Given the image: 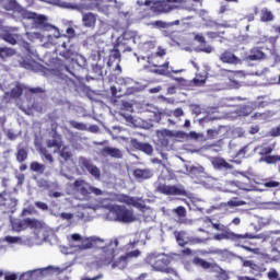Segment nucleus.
I'll list each match as a JSON object with an SVG mask.
<instances>
[{
	"instance_id": "nucleus-52",
	"label": "nucleus",
	"mask_w": 280,
	"mask_h": 280,
	"mask_svg": "<svg viewBox=\"0 0 280 280\" xmlns=\"http://www.w3.org/2000/svg\"><path fill=\"white\" fill-rule=\"evenodd\" d=\"M20 66L23 67V69H32V67H34V61L33 60L23 59L20 62Z\"/></svg>"
},
{
	"instance_id": "nucleus-38",
	"label": "nucleus",
	"mask_w": 280,
	"mask_h": 280,
	"mask_svg": "<svg viewBox=\"0 0 280 280\" xmlns=\"http://www.w3.org/2000/svg\"><path fill=\"white\" fill-rule=\"evenodd\" d=\"M190 82L192 86H205V84H207V77L202 74H196V77Z\"/></svg>"
},
{
	"instance_id": "nucleus-31",
	"label": "nucleus",
	"mask_w": 280,
	"mask_h": 280,
	"mask_svg": "<svg viewBox=\"0 0 280 280\" xmlns=\"http://www.w3.org/2000/svg\"><path fill=\"white\" fill-rule=\"evenodd\" d=\"M59 150V156L63 159V161H69L73 156V153L71 152V149H69L68 145H61Z\"/></svg>"
},
{
	"instance_id": "nucleus-36",
	"label": "nucleus",
	"mask_w": 280,
	"mask_h": 280,
	"mask_svg": "<svg viewBox=\"0 0 280 280\" xmlns=\"http://www.w3.org/2000/svg\"><path fill=\"white\" fill-rule=\"evenodd\" d=\"M31 172H36V174H45L46 166L45 164H40L37 161H34L30 165Z\"/></svg>"
},
{
	"instance_id": "nucleus-45",
	"label": "nucleus",
	"mask_w": 280,
	"mask_h": 280,
	"mask_svg": "<svg viewBox=\"0 0 280 280\" xmlns=\"http://www.w3.org/2000/svg\"><path fill=\"white\" fill-rule=\"evenodd\" d=\"M194 264H196L197 266H200L201 268H203L205 270H209V268H211V262L202 259V258H195L194 259Z\"/></svg>"
},
{
	"instance_id": "nucleus-29",
	"label": "nucleus",
	"mask_w": 280,
	"mask_h": 280,
	"mask_svg": "<svg viewBox=\"0 0 280 280\" xmlns=\"http://www.w3.org/2000/svg\"><path fill=\"white\" fill-rule=\"evenodd\" d=\"M185 235H187V232H185V231H175L174 232L175 240H176L178 246H180V248H185V246H187V244H189V242L185 241Z\"/></svg>"
},
{
	"instance_id": "nucleus-47",
	"label": "nucleus",
	"mask_w": 280,
	"mask_h": 280,
	"mask_svg": "<svg viewBox=\"0 0 280 280\" xmlns=\"http://www.w3.org/2000/svg\"><path fill=\"white\" fill-rule=\"evenodd\" d=\"M173 213H176L178 218H187V209L183 206H178L173 210Z\"/></svg>"
},
{
	"instance_id": "nucleus-51",
	"label": "nucleus",
	"mask_w": 280,
	"mask_h": 280,
	"mask_svg": "<svg viewBox=\"0 0 280 280\" xmlns=\"http://www.w3.org/2000/svg\"><path fill=\"white\" fill-rule=\"evenodd\" d=\"M66 71H68V73H70V75H72L73 78H75V80H84V78H82V75H80V72L78 70H71V68H69V66L65 67Z\"/></svg>"
},
{
	"instance_id": "nucleus-61",
	"label": "nucleus",
	"mask_w": 280,
	"mask_h": 280,
	"mask_svg": "<svg viewBox=\"0 0 280 280\" xmlns=\"http://www.w3.org/2000/svg\"><path fill=\"white\" fill-rule=\"evenodd\" d=\"M268 278L270 280H277V279H279V272H277V270L273 269L268 272Z\"/></svg>"
},
{
	"instance_id": "nucleus-28",
	"label": "nucleus",
	"mask_w": 280,
	"mask_h": 280,
	"mask_svg": "<svg viewBox=\"0 0 280 280\" xmlns=\"http://www.w3.org/2000/svg\"><path fill=\"white\" fill-rule=\"evenodd\" d=\"M247 58L248 60H266V52L259 48H253Z\"/></svg>"
},
{
	"instance_id": "nucleus-53",
	"label": "nucleus",
	"mask_w": 280,
	"mask_h": 280,
	"mask_svg": "<svg viewBox=\"0 0 280 280\" xmlns=\"http://www.w3.org/2000/svg\"><path fill=\"white\" fill-rule=\"evenodd\" d=\"M103 67L100 65H95L92 67L93 73H95L96 77H102L103 75Z\"/></svg>"
},
{
	"instance_id": "nucleus-48",
	"label": "nucleus",
	"mask_w": 280,
	"mask_h": 280,
	"mask_svg": "<svg viewBox=\"0 0 280 280\" xmlns=\"http://www.w3.org/2000/svg\"><path fill=\"white\" fill-rule=\"evenodd\" d=\"M243 205H246V201L240 200L237 197L228 201V207H243Z\"/></svg>"
},
{
	"instance_id": "nucleus-9",
	"label": "nucleus",
	"mask_w": 280,
	"mask_h": 280,
	"mask_svg": "<svg viewBox=\"0 0 280 280\" xmlns=\"http://www.w3.org/2000/svg\"><path fill=\"white\" fill-rule=\"evenodd\" d=\"M11 226L13 231H16L18 233H21V231H25L26 229H36L38 226V220L36 219H16L11 222Z\"/></svg>"
},
{
	"instance_id": "nucleus-37",
	"label": "nucleus",
	"mask_w": 280,
	"mask_h": 280,
	"mask_svg": "<svg viewBox=\"0 0 280 280\" xmlns=\"http://www.w3.org/2000/svg\"><path fill=\"white\" fill-rule=\"evenodd\" d=\"M252 152H255V150H250V144H246L245 147L237 151L236 156H240V159H246V156H249Z\"/></svg>"
},
{
	"instance_id": "nucleus-54",
	"label": "nucleus",
	"mask_w": 280,
	"mask_h": 280,
	"mask_svg": "<svg viewBox=\"0 0 280 280\" xmlns=\"http://www.w3.org/2000/svg\"><path fill=\"white\" fill-rule=\"evenodd\" d=\"M186 242H188V244H191V245H194V244H203L205 240L200 238V237L191 236V237H188V241H186Z\"/></svg>"
},
{
	"instance_id": "nucleus-10",
	"label": "nucleus",
	"mask_w": 280,
	"mask_h": 280,
	"mask_svg": "<svg viewBox=\"0 0 280 280\" xmlns=\"http://www.w3.org/2000/svg\"><path fill=\"white\" fill-rule=\"evenodd\" d=\"M117 202L127 205V207H136V209H139L140 211H142V209H145L143 199L139 197H131L122 194L117 196Z\"/></svg>"
},
{
	"instance_id": "nucleus-55",
	"label": "nucleus",
	"mask_w": 280,
	"mask_h": 280,
	"mask_svg": "<svg viewBox=\"0 0 280 280\" xmlns=\"http://www.w3.org/2000/svg\"><path fill=\"white\" fill-rule=\"evenodd\" d=\"M207 135L210 139H218V135H220V131L217 129H208Z\"/></svg>"
},
{
	"instance_id": "nucleus-62",
	"label": "nucleus",
	"mask_w": 280,
	"mask_h": 280,
	"mask_svg": "<svg viewBox=\"0 0 280 280\" xmlns=\"http://www.w3.org/2000/svg\"><path fill=\"white\" fill-rule=\"evenodd\" d=\"M60 218L62 220H73V213H71V212H61Z\"/></svg>"
},
{
	"instance_id": "nucleus-8",
	"label": "nucleus",
	"mask_w": 280,
	"mask_h": 280,
	"mask_svg": "<svg viewBox=\"0 0 280 280\" xmlns=\"http://www.w3.org/2000/svg\"><path fill=\"white\" fill-rule=\"evenodd\" d=\"M158 191L160 194H163L164 196H187V190L183 185L172 186V185L160 184L158 186Z\"/></svg>"
},
{
	"instance_id": "nucleus-39",
	"label": "nucleus",
	"mask_w": 280,
	"mask_h": 280,
	"mask_svg": "<svg viewBox=\"0 0 280 280\" xmlns=\"http://www.w3.org/2000/svg\"><path fill=\"white\" fill-rule=\"evenodd\" d=\"M153 49H156V42L149 40L142 44V51H144V54H149V51H153Z\"/></svg>"
},
{
	"instance_id": "nucleus-43",
	"label": "nucleus",
	"mask_w": 280,
	"mask_h": 280,
	"mask_svg": "<svg viewBox=\"0 0 280 280\" xmlns=\"http://www.w3.org/2000/svg\"><path fill=\"white\" fill-rule=\"evenodd\" d=\"M69 125L71 126V128H74V130H88L86 124L84 122H78L75 120H69Z\"/></svg>"
},
{
	"instance_id": "nucleus-44",
	"label": "nucleus",
	"mask_w": 280,
	"mask_h": 280,
	"mask_svg": "<svg viewBox=\"0 0 280 280\" xmlns=\"http://www.w3.org/2000/svg\"><path fill=\"white\" fill-rule=\"evenodd\" d=\"M118 40L121 43L124 40H135V33L131 31H125L119 37Z\"/></svg>"
},
{
	"instance_id": "nucleus-23",
	"label": "nucleus",
	"mask_w": 280,
	"mask_h": 280,
	"mask_svg": "<svg viewBox=\"0 0 280 280\" xmlns=\"http://www.w3.org/2000/svg\"><path fill=\"white\" fill-rule=\"evenodd\" d=\"M1 38L2 40H4V43H8L9 45H16V43H19V39L21 38V35L11 33L10 31H4Z\"/></svg>"
},
{
	"instance_id": "nucleus-22",
	"label": "nucleus",
	"mask_w": 280,
	"mask_h": 280,
	"mask_svg": "<svg viewBox=\"0 0 280 280\" xmlns=\"http://www.w3.org/2000/svg\"><path fill=\"white\" fill-rule=\"evenodd\" d=\"M133 176L137 180H148V178H152L153 174L152 171L148 168H136L133 171Z\"/></svg>"
},
{
	"instance_id": "nucleus-46",
	"label": "nucleus",
	"mask_w": 280,
	"mask_h": 280,
	"mask_svg": "<svg viewBox=\"0 0 280 280\" xmlns=\"http://www.w3.org/2000/svg\"><path fill=\"white\" fill-rule=\"evenodd\" d=\"M212 229L215 231H220L221 233H233V231H230L229 226L221 224V223H211Z\"/></svg>"
},
{
	"instance_id": "nucleus-21",
	"label": "nucleus",
	"mask_w": 280,
	"mask_h": 280,
	"mask_svg": "<svg viewBox=\"0 0 280 280\" xmlns=\"http://www.w3.org/2000/svg\"><path fill=\"white\" fill-rule=\"evenodd\" d=\"M23 91H25V85L18 83L10 92L4 93V100L11 97L12 100H19L21 95H23Z\"/></svg>"
},
{
	"instance_id": "nucleus-16",
	"label": "nucleus",
	"mask_w": 280,
	"mask_h": 280,
	"mask_svg": "<svg viewBox=\"0 0 280 280\" xmlns=\"http://www.w3.org/2000/svg\"><path fill=\"white\" fill-rule=\"evenodd\" d=\"M61 47H63L65 50H62L60 52V56L62 58H65L66 60H71V62H73V60H75V58H78V50H75V46L74 45H67V42H63Z\"/></svg>"
},
{
	"instance_id": "nucleus-17",
	"label": "nucleus",
	"mask_w": 280,
	"mask_h": 280,
	"mask_svg": "<svg viewBox=\"0 0 280 280\" xmlns=\"http://www.w3.org/2000/svg\"><path fill=\"white\" fill-rule=\"evenodd\" d=\"M131 147L135 150H139L140 152H144V154H149L152 155V152H154V148H152V144L145 142H140L139 140H137L136 138L130 140Z\"/></svg>"
},
{
	"instance_id": "nucleus-64",
	"label": "nucleus",
	"mask_w": 280,
	"mask_h": 280,
	"mask_svg": "<svg viewBox=\"0 0 280 280\" xmlns=\"http://www.w3.org/2000/svg\"><path fill=\"white\" fill-rule=\"evenodd\" d=\"M276 250V253L280 254V236L276 238V241L273 242V249Z\"/></svg>"
},
{
	"instance_id": "nucleus-32",
	"label": "nucleus",
	"mask_w": 280,
	"mask_h": 280,
	"mask_svg": "<svg viewBox=\"0 0 280 280\" xmlns=\"http://www.w3.org/2000/svg\"><path fill=\"white\" fill-rule=\"evenodd\" d=\"M16 55V50L10 47H0V58L5 60V58H12Z\"/></svg>"
},
{
	"instance_id": "nucleus-11",
	"label": "nucleus",
	"mask_w": 280,
	"mask_h": 280,
	"mask_svg": "<svg viewBox=\"0 0 280 280\" xmlns=\"http://www.w3.org/2000/svg\"><path fill=\"white\" fill-rule=\"evenodd\" d=\"M141 255V252L139 249H135L132 252H129L122 256H120L118 259L114 260L112 262V268H119V270H124L126 266H128V261L132 259V257H139Z\"/></svg>"
},
{
	"instance_id": "nucleus-2",
	"label": "nucleus",
	"mask_w": 280,
	"mask_h": 280,
	"mask_svg": "<svg viewBox=\"0 0 280 280\" xmlns=\"http://www.w3.org/2000/svg\"><path fill=\"white\" fill-rule=\"evenodd\" d=\"M213 240H215L217 242H222V240H231V242H235L245 250H248L249 253H255V249L244 244H246L247 240H257V235L248 232H246L245 234H235V232H221L219 234H214Z\"/></svg>"
},
{
	"instance_id": "nucleus-24",
	"label": "nucleus",
	"mask_w": 280,
	"mask_h": 280,
	"mask_svg": "<svg viewBox=\"0 0 280 280\" xmlns=\"http://www.w3.org/2000/svg\"><path fill=\"white\" fill-rule=\"evenodd\" d=\"M212 165L215 170H232L233 165L229 164L226 160L222 158H213Z\"/></svg>"
},
{
	"instance_id": "nucleus-6",
	"label": "nucleus",
	"mask_w": 280,
	"mask_h": 280,
	"mask_svg": "<svg viewBox=\"0 0 280 280\" xmlns=\"http://www.w3.org/2000/svg\"><path fill=\"white\" fill-rule=\"evenodd\" d=\"M73 188L79 191L83 198H89L90 194H94V196H102L103 194L102 189L91 186V184L86 183L84 179H75Z\"/></svg>"
},
{
	"instance_id": "nucleus-63",
	"label": "nucleus",
	"mask_w": 280,
	"mask_h": 280,
	"mask_svg": "<svg viewBox=\"0 0 280 280\" xmlns=\"http://www.w3.org/2000/svg\"><path fill=\"white\" fill-rule=\"evenodd\" d=\"M195 40H197V43H200L201 45H207V39H205V36L200 34L195 35Z\"/></svg>"
},
{
	"instance_id": "nucleus-26",
	"label": "nucleus",
	"mask_w": 280,
	"mask_h": 280,
	"mask_svg": "<svg viewBox=\"0 0 280 280\" xmlns=\"http://www.w3.org/2000/svg\"><path fill=\"white\" fill-rule=\"evenodd\" d=\"M115 60L121 62V52L119 51V48L114 46V49L110 50L108 56L107 67H113Z\"/></svg>"
},
{
	"instance_id": "nucleus-41",
	"label": "nucleus",
	"mask_w": 280,
	"mask_h": 280,
	"mask_svg": "<svg viewBox=\"0 0 280 280\" xmlns=\"http://www.w3.org/2000/svg\"><path fill=\"white\" fill-rule=\"evenodd\" d=\"M161 257V254H149L145 258V262L149 264V266H152L154 268V265L156 264L158 259Z\"/></svg>"
},
{
	"instance_id": "nucleus-27",
	"label": "nucleus",
	"mask_w": 280,
	"mask_h": 280,
	"mask_svg": "<svg viewBox=\"0 0 280 280\" xmlns=\"http://www.w3.org/2000/svg\"><path fill=\"white\" fill-rule=\"evenodd\" d=\"M112 104L120 108V110H130V108H132V104L121 98H112Z\"/></svg>"
},
{
	"instance_id": "nucleus-56",
	"label": "nucleus",
	"mask_w": 280,
	"mask_h": 280,
	"mask_svg": "<svg viewBox=\"0 0 280 280\" xmlns=\"http://www.w3.org/2000/svg\"><path fill=\"white\" fill-rule=\"evenodd\" d=\"M264 185H265L266 187H268L269 189H272V188H275V187H279V186H280V183L277 182V180H267V182L264 183Z\"/></svg>"
},
{
	"instance_id": "nucleus-7",
	"label": "nucleus",
	"mask_w": 280,
	"mask_h": 280,
	"mask_svg": "<svg viewBox=\"0 0 280 280\" xmlns=\"http://www.w3.org/2000/svg\"><path fill=\"white\" fill-rule=\"evenodd\" d=\"M180 0H158L153 1V4L151 5V11L155 14H168V12H172L176 8L174 3H178Z\"/></svg>"
},
{
	"instance_id": "nucleus-20",
	"label": "nucleus",
	"mask_w": 280,
	"mask_h": 280,
	"mask_svg": "<svg viewBox=\"0 0 280 280\" xmlns=\"http://www.w3.org/2000/svg\"><path fill=\"white\" fill-rule=\"evenodd\" d=\"M100 154L102 156H112V159H121L124 156L121 150L112 147H104L101 149Z\"/></svg>"
},
{
	"instance_id": "nucleus-30",
	"label": "nucleus",
	"mask_w": 280,
	"mask_h": 280,
	"mask_svg": "<svg viewBox=\"0 0 280 280\" xmlns=\"http://www.w3.org/2000/svg\"><path fill=\"white\" fill-rule=\"evenodd\" d=\"M63 8H68L69 10H77L78 12H84V10H91L90 4H73L69 2H63Z\"/></svg>"
},
{
	"instance_id": "nucleus-14",
	"label": "nucleus",
	"mask_w": 280,
	"mask_h": 280,
	"mask_svg": "<svg viewBox=\"0 0 280 280\" xmlns=\"http://www.w3.org/2000/svg\"><path fill=\"white\" fill-rule=\"evenodd\" d=\"M11 16L15 21H30V19H33L34 12L27 11V9L21 7V4H18Z\"/></svg>"
},
{
	"instance_id": "nucleus-60",
	"label": "nucleus",
	"mask_w": 280,
	"mask_h": 280,
	"mask_svg": "<svg viewBox=\"0 0 280 280\" xmlns=\"http://www.w3.org/2000/svg\"><path fill=\"white\" fill-rule=\"evenodd\" d=\"M270 137H280V127H273L269 131Z\"/></svg>"
},
{
	"instance_id": "nucleus-19",
	"label": "nucleus",
	"mask_w": 280,
	"mask_h": 280,
	"mask_svg": "<svg viewBox=\"0 0 280 280\" xmlns=\"http://www.w3.org/2000/svg\"><path fill=\"white\" fill-rule=\"evenodd\" d=\"M97 24V14L95 13H83L82 15V25L83 27H88L89 30H95V25Z\"/></svg>"
},
{
	"instance_id": "nucleus-40",
	"label": "nucleus",
	"mask_w": 280,
	"mask_h": 280,
	"mask_svg": "<svg viewBox=\"0 0 280 280\" xmlns=\"http://www.w3.org/2000/svg\"><path fill=\"white\" fill-rule=\"evenodd\" d=\"M158 135H161V137H168V138H172V137H179V135H185V132H176L174 133V131L170 130V129H162L160 131H158Z\"/></svg>"
},
{
	"instance_id": "nucleus-12",
	"label": "nucleus",
	"mask_w": 280,
	"mask_h": 280,
	"mask_svg": "<svg viewBox=\"0 0 280 280\" xmlns=\"http://www.w3.org/2000/svg\"><path fill=\"white\" fill-rule=\"evenodd\" d=\"M33 18H30V21H33L35 27L38 30H44V32H51L54 25L49 24L45 15H38L36 12H33Z\"/></svg>"
},
{
	"instance_id": "nucleus-35",
	"label": "nucleus",
	"mask_w": 280,
	"mask_h": 280,
	"mask_svg": "<svg viewBox=\"0 0 280 280\" xmlns=\"http://www.w3.org/2000/svg\"><path fill=\"white\" fill-rule=\"evenodd\" d=\"M128 43H130V42L127 39H122V42H120L119 37H117L114 46L118 49H122V51H132V48L130 47V45H128Z\"/></svg>"
},
{
	"instance_id": "nucleus-42",
	"label": "nucleus",
	"mask_w": 280,
	"mask_h": 280,
	"mask_svg": "<svg viewBox=\"0 0 280 280\" xmlns=\"http://www.w3.org/2000/svg\"><path fill=\"white\" fill-rule=\"evenodd\" d=\"M18 7H19V2L16 0H9L4 4L3 9L7 10V12H12L13 14V12L16 10Z\"/></svg>"
},
{
	"instance_id": "nucleus-13",
	"label": "nucleus",
	"mask_w": 280,
	"mask_h": 280,
	"mask_svg": "<svg viewBox=\"0 0 280 280\" xmlns=\"http://www.w3.org/2000/svg\"><path fill=\"white\" fill-rule=\"evenodd\" d=\"M219 60L223 62V65H242V59L230 49L223 50L219 56Z\"/></svg>"
},
{
	"instance_id": "nucleus-4",
	"label": "nucleus",
	"mask_w": 280,
	"mask_h": 280,
	"mask_svg": "<svg viewBox=\"0 0 280 280\" xmlns=\"http://www.w3.org/2000/svg\"><path fill=\"white\" fill-rule=\"evenodd\" d=\"M260 156L259 163H266L267 165H277L280 163V155H271L275 152V147L268 144H261L254 148V152H257Z\"/></svg>"
},
{
	"instance_id": "nucleus-1",
	"label": "nucleus",
	"mask_w": 280,
	"mask_h": 280,
	"mask_svg": "<svg viewBox=\"0 0 280 280\" xmlns=\"http://www.w3.org/2000/svg\"><path fill=\"white\" fill-rule=\"evenodd\" d=\"M167 56V50L163 47H158L155 52H151L147 56V62L149 67H154L153 73L156 75H170L171 73H183V70H170V61H165L161 65V60Z\"/></svg>"
},
{
	"instance_id": "nucleus-5",
	"label": "nucleus",
	"mask_w": 280,
	"mask_h": 280,
	"mask_svg": "<svg viewBox=\"0 0 280 280\" xmlns=\"http://www.w3.org/2000/svg\"><path fill=\"white\" fill-rule=\"evenodd\" d=\"M113 244L115 247H113ZM119 246V241L115 240L114 242L110 241L109 244L103 246L100 248V254H98V261L102 264V266H110L113 265V261H115V252Z\"/></svg>"
},
{
	"instance_id": "nucleus-49",
	"label": "nucleus",
	"mask_w": 280,
	"mask_h": 280,
	"mask_svg": "<svg viewBox=\"0 0 280 280\" xmlns=\"http://www.w3.org/2000/svg\"><path fill=\"white\" fill-rule=\"evenodd\" d=\"M80 250H89L93 248V241L85 238L81 245H79Z\"/></svg>"
},
{
	"instance_id": "nucleus-59",
	"label": "nucleus",
	"mask_w": 280,
	"mask_h": 280,
	"mask_svg": "<svg viewBox=\"0 0 280 280\" xmlns=\"http://www.w3.org/2000/svg\"><path fill=\"white\" fill-rule=\"evenodd\" d=\"M28 93L38 95L40 93H45V90L43 88H28Z\"/></svg>"
},
{
	"instance_id": "nucleus-15",
	"label": "nucleus",
	"mask_w": 280,
	"mask_h": 280,
	"mask_svg": "<svg viewBox=\"0 0 280 280\" xmlns=\"http://www.w3.org/2000/svg\"><path fill=\"white\" fill-rule=\"evenodd\" d=\"M51 129L54 131L52 139L47 140V148H57V150H60L62 148V136L56 131L58 129V124H52Z\"/></svg>"
},
{
	"instance_id": "nucleus-33",
	"label": "nucleus",
	"mask_w": 280,
	"mask_h": 280,
	"mask_svg": "<svg viewBox=\"0 0 280 280\" xmlns=\"http://www.w3.org/2000/svg\"><path fill=\"white\" fill-rule=\"evenodd\" d=\"M260 14V21L262 23L275 21V15L272 14V11L268 10L267 8L261 9Z\"/></svg>"
},
{
	"instance_id": "nucleus-18",
	"label": "nucleus",
	"mask_w": 280,
	"mask_h": 280,
	"mask_svg": "<svg viewBox=\"0 0 280 280\" xmlns=\"http://www.w3.org/2000/svg\"><path fill=\"white\" fill-rule=\"evenodd\" d=\"M80 163H81V167H84L86 171H89V173L92 176H94V178H100V176H102L100 168L93 165V163H91V160L86 158H81Z\"/></svg>"
},
{
	"instance_id": "nucleus-3",
	"label": "nucleus",
	"mask_w": 280,
	"mask_h": 280,
	"mask_svg": "<svg viewBox=\"0 0 280 280\" xmlns=\"http://www.w3.org/2000/svg\"><path fill=\"white\" fill-rule=\"evenodd\" d=\"M108 217L112 218L114 222H122L124 224H131V222H137V215H135V211L128 209L126 206H110Z\"/></svg>"
},
{
	"instance_id": "nucleus-34",
	"label": "nucleus",
	"mask_w": 280,
	"mask_h": 280,
	"mask_svg": "<svg viewBox=\"0 0 280 280\" xmlns=\"http://www.w3.org/2000/svg\"><path fill=\"white\" fill-rule=\"evenodd\" d=\"M153 268L155 270H160L161 272H163V270L167 268V259H165V256L160 255L156 262L153 265Z\"/></svg>"
},
{
	"instance_id": "nucleus-58",
	"label": "nucleus",
	"mask_w": 280,
	"mask_h": 280,
	"mask_svg": "<svg viewBox=\"0 0 280 280\" xmlns=\"http://www.w3.org/2000/svg\"><path fill=\"white\" fill-rule=\"evenodd\" d=\"M35 207H37V209H40L42 211H48L49 210V206H47V203L42 202V201H36Z\"/></svg>"
},
{
	"instance_id": "nucleus-57",
	"label": "nucleus",
	"mask_w": 280,
	"mask_h": 280,
	"mask_svg": "<svg viewBox=\"0 0 280 280\" xmlns=\"http://www.w3.org/2000/svg\"><path fill=\"white\" fill-rule=\"evenodd\" d=\"M4 241L9 244H16L18 242H21V237L19 236H5Z\"/></svg>"
},
{
	"instance_id": "nucleus-25",
	"label": "nucleus",
	"mask_w": 280,
	"mask_h": 280,
	"mask_svg": "<svg viewBox=\"0 0 280 280\" xmlns=\"http://www.w3.org/2000/svg\"><path fill=\"white\" fill-rule=\"evenodd\" d=\"M16 150L18 151L15 153V158L18 163H25V160L28 156L27 147H23V144H18Z\"/></svg>"
},
{
	"instance_id": "nucleus-50",
	"label": "nucleus",
	"mask_w": 280,
	"mask_h": 280,
	"mask_svg": "<svg viewBox=\"0 0 280 280\" xmlns=\"http://www.w3.org/2000/svg\"><path fill=\"white\" fill-rule=\"evenodd\" d=\"M224 31L221 32H208L206 34V36H208V38H210L211 40H215V38H222V36H224Z\"/></svg>"
}]
</instances>
